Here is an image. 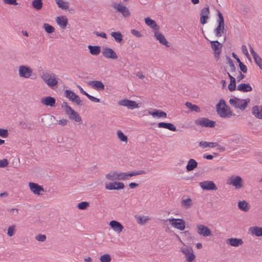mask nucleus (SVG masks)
Segmentation results:
<instances>
[{"mask_svg": "<svg viewBox=\"0 0 262 262\" xmlns=\"http://www.w3.org/2000/svg\"><path fill=\"white\" fill-rule=\"evenodd\" d=\"M64 96L71 101L73 98L76 96V94L70 90H66L64 93Z\"/></svg>", "mask_w": 262, "mask_h": 262, "instance_id": "79ce46f5", "label": "nucleus"}, {"mask_svg": "<svg viewBox=\"0 0 262 262\" xmlns=\"http://www.w3.org/2000/svg\"><path fill=\"white\" fill-rule=\"evenodd\" d=\"M15 226L14 225H12L11 226H10L8 228L7 235L9 236H12L14 235V231H15Z\"/></svg>", "mask_w": 262, "mask_h": 262, "instance_id": "864d4df0", "label": "nucleus"}, {"mask_svg": "<svg viewBox=\"0 0 262 262\" xmlns=\"http://www.w3.org/2000/svg\"><path fill=\"white\" fill-rule=\"evenodd\" d=\"M132 34L135 36L137 37L140 38L143 36V35L140 33V32L136 30L132 29L130 31Z\"/></svg>", "mask_w": 262, "mask_h": 262, "instance_id": "bf43d9fd", "label": "nucleus"}, {"mask_svg": "<svg viewBox=\"0 0 262 262\" xmlns=\"http://www.w3.org/2000/svg\"><path fill=\"white\" fill-rule=\"evenodd\" d=\"M192 204V200L190 198L184 199L182 198L181 206L185 209L189 208Z\"/></svg>", "mask_w": 262, "mask_h": 262, "instance_id": "c9c22d12", "label": "nucleus"}, {"mask_svg": "<svg viewBox=\"0 0 262 262\" xmlns=\"http://www.w3.org/2000/svg\"><path fill=\"white\" fill-rule=\"evenodd\" d=\"M118 104L120 105L126 106L129 109H134L139 107V105L136 101L127 99L120 100L118 102Z\"/></svg>", "mask_w": 262, "mask_h": 262, "instance_id": "f8f14e48", "label": "nucleus"}, {"mask_svg": "<svg viewBox=\"0 0 262 262\" xmlns=\"http://www.w3.org/2000/svg\"><path fill=\"white\" fill-rule=\"evenodd\" d=\"M254 61L255 63L259 67V68L262 70V59L260 57H258L257 58H256V60H254Z\"/></svg>", "mask_w": 262, "mask_h": 262, "instance_id": "e2e57ef3", "label": "nucleus"}, {"mask_svg": "<svg viewBox=\"0 0 262 262\" xmlns=\"http://www.w3.org/2000/svg\"><path fill=\"white\" fill-rule=\"evenodd\" d=\"M214 32L216 37H221L222 34L226 32L225 28L217 25V27L214 29Z\"/></svg>", "mask_w": 262, "mask_h": 262, "instance_id": "e433bc0d", "label": "nucleus"}, {"mask_svg": "<svg viewBox=\"0 0 262 262\" xmlns=\"http://www.w3.org/2000/svg\"><path fill=\"white\" fill-rule=\"evenodd\" d=\"M56 22L60 27L64 29L68 24V20L64 16H58L56 18Z\"/></svg>", "mask_w": 262, "mask_h": 262, "instance_id": "c85d7f7f", "label": "nucleus"}, {"mask_svg": "<svg viewBox=\"0 0 262 262\" xmlns=\"http://www.w3.org/2000/svg\"><path fill=\"white\" fill-rule=\"evenodd\" d=\"M239 69L242 72L244 73H246L247 72V68L246 65L244 64L241 61H239L238 63Z\"/></svg>", "mask_w": 262, "mask_h": 262, "instance_id": "5fc2aeb1", "label": "nucleus"}, {"mask_svg": "<svg viewBox=\"0 0 262 262\" xmlns=\"http://www.w3.org/2000/svg\"><path fill=\"white\" fill-rule=\"evenodd\" d=\"M252 113L256 118L262 119V106L255 105L253 106Z\"/></svg>", "mask_w": 262, "mask_h": 262, "instance_id": "b1692460", "label": "nucleus"}, {"mask_svg": "<svg viewBox=\"0 0 262 262\" xmlns=\"http://www.w3.org/2000/svg\"><path fill=\"white\" fill-rule=\"evenodd\" d=\"M198 233L203 236H210L212 235L211 231L207 226L203 225H198L197 226Z\"/></svg>", "mask_w": 262, "mask_h": 262, "instance_id": "4468645a", "label": "nucleus"}, {"mask_svg": "<svg viewBox=\"0 0 262 262\" xmlns=\"http://www.w3.org/2000/svg\"><path fill=\"white\" fill-rule=\"evenodd\" d=\"M19 125H20L21 128L24 129L31 128V127L29 125L28 123L25 121H20Z\"/></svg>", "mask_w": 262, "mask_h": 262, "instance_id": "774afa93", "label": "nucleus"}, {"mask_svg": "<svg viewBox=\"0 0 262 262\" xmlns=\"http://www.w3.org/2000/svg\"><path fill=\"white\" fill-rule=\"evenodd\" d=\"M117 172L116 171H114L113 172H110L109 173L106 174L105 175V178L106 179L110 181H114L117 180Z\"/></svg>", "mask_w": 262, "mask_h": 262, "instance_id": "c03bdc74", "label": "nucleus"}, {"mask_svg": "<svg viewBox=\"0 0 262 262\" xmlns=\"http://www.w3.org/2000/svg\"><path fill=\"white\" fill-rule=\"evenodd\" d=\"M226 59L228 62V63L230 67V71L231 72H235L236 71V67L234 65L232 60L230 58V57L227 56Z\"/></svg>", "mask_w": 262, "mask_h": 262, "instance_id": "a18cd8bd", "label": "nucleus"}, {"mask_svg": "<svg viewBox=\"0 0 262 262\" xmlns=\"http://www.w3.org/2000/svg\"><path fill=\"white\" fill-rule=\"evenodd\" d=\"M58 7L63 10H67L69 8V5L67 3L63 2L62 0H55Z\"/></svg>", "mask_w": 262, "mask_h": 262, "instance_id": "37998d69", "label": "nucleus"}, {"mask_svg": "<svg viewBox=\"0 0 262 262\" xmlns=\"http://www.w3.org/2000/svg\"><path fill=\"white\" fill-rule=\"evenodd\" d=\"M181 252L185 255L186 259L188 262H192L195 259L193 250L191 247L185 246L181 249Z\"/></svg>", "mask_w": 262, "mask_h": 262, "instance_id": "6e6552de", "label": "nucleus"}, {"mask_svg": "<svg viewBox=\"0 0 262 262\" xmlns=\"http://www.w3.org/2000/svg\"><path fill=\"white\" fill-rule=\"evenodd\" d=\"M146 172L145 170H138L136 171H131L128 173L120 172L117 173V180H124L127 179L128 177H132L138 175L145 174Z\"/></svg>", "mask_w": 262, "mask_h": 262, "instance_id": "20e7f679", "label": "nucleus"}, {"mask_svg": "<svg viewBox=\"0 0 262 262\" xmlns=\"http://www.w3.org/2000/svg\"><path fill=\"white\" fill-rule=\"evenodd\" d=\"M111 35L118 42H121L123 40V36L120 32H113L111 33Z\"/></svg>", "mask_w": 262, "mask_h": 262, "instance_id": "58836bf2", "label": "nucleus"}, {"mask_svg": "<svg viewBox=\"0 0 262 262\" xmlns=\"http://www.w3.org/2000/svg\"><path fill=\"white\" fill-rule=\"evenodd\" d=\"M102 53L103 56L107 58L116 59L118 56L115 52L112 49L108 47H104L102 49Z\"/></svg>", "mask_w": 262, "mask_h": 262, "instance_id": "2eb2a0df", "label": "nucleus"}, {"mask_svg": "<svg viewBox=\"0 0 262 262\" xmlns=\"http://www.w3.org/2000/svg\"><path fill=\"white\" fill-rule=\"evenodd\" d=\"M72 102L78 106H81L83 104L82 100L77 95H76V96L73 98Z\"/></svg>", "mask_w": 262, "mask_h": 262, "instance_id": "3c124183", "label": "nucleus"}, {"mask_svg": "<svg viewBox=\"0 0 262 262\" xmlns=\"http://www.w3.org/2000/svg\"><path fill=\"white\" fill-rule=\"evenodd\" d=\"M9 133L7 129L0 128V137L6 138L8 137Z\"/></svg>", "mask_w": 262, "mask_h": 262, "instance_id": "603ef678", "label": "nucleus"}, {"mask_svg": "<svg viewBox=\"0 0 262 262\" xmlns=\"http://www.w3.org/2000/svg\"><path fill=\"white\" fill-rule=\"evenodd\" d=\"M195 124L202 127H214L215 125V122L210 120L207 118H202L200 119L196 120Z\"/></svg>", "mask_w": 262, "mask_h": 262, "instance_id": "9d476101", "label": "nucleus"}, {"mask_svg": "<svg viewBox=\"0 0 262 262\" xmlns=\"http://www.w3.org/2000/svg\"><path fill=\"white\" fill-rule=\"evenodd\" d=\"M185 105L189 108L191 111H194L196 112H200L201 111L200 107L195 104H192L189 102H186Z\"/></svg>", "mask_w": 262, "mask_h": 262, "instance_id": "a19ab883", "label": "nucleus"}, {"mask_svg": "<svg viewBox=\"0 0 262 262\" xmlns=\"http://www.w3.org/2000/svg\"><path fill=\"white\" fill-rule=\"evenodd\" d=\"M112 7L117 10V12L120 13L124 17H128L130 15L129 9L126 6H123L121 3H114L112 4Z\"/></svg>", "mask_w": 262, "mask_h": 262, "instance_id": "423d86ee", "label": "nucleus"}, {"mask_svg": "<svg viewBox=\"0 0 262 262\" xmlns=\"http://www.w3.org/2000/svg\"><path fill=\"white\" fill-rule=\"evenodd\" d=\"M226 243L228 245L236 247L242 245L244 243V242L241 238L232 237L226 239Z\"/></svg>", "mask_w": 262, "mask_h": 262, "instance_id": "aec40b11", "label": "nucleus"}, {"mask_svg": "<svg viewBox=\"0 0 262 262\" xmlns=\"http://www.w3.org/2000/svg\"><path fill=\"white\" fill-rule=\"evenodd\" d=\"M198 162L193 159H190L188 160L186 169L187 171L193 170L198 167Z\"/></svg>", "mask_w": 262, "mask_h": 262, "instance_id": "cd10ccee", "label": "nucleus"}, {"mask_svg": "<svg viewBox=\"0 0 262 262\" xmlns=\"http://www.w3.org/2000/svg\"><path fill=\"white\" fill-rule=\"evenodd\" d=\"M154 36L160 43L165 46L166 47L170 46L168 41L166 39L164 36L158 31H155Z\"/></svg>", "mask_w": 262, "mask_h": 262, "instance_id": "412c9836", "label": "nucleus"}, {"mask_svg": "<svg viewBox=\"0 0 262 262\" xmlns=\"http://www.w3.org/2000/svg\"><path fill=\"white\" fill-rule=\"evenodd\" d=\"M9 165V162L7 159L0 160V168H4Z\"/></svg>", "mask_w": 262, "mask_h": 262, "instance_id": "6e6d98bb", "label": "nucleus"}, {"mask_svg": "<svg viewBox=\"0 0 262 262\" xmlns=\"http://www.w3.org/2000/svg\"><path fill=\"white\" fill-rule=\"evenodd\" d=\"M199 145L203 148H213L216 147L217 145L216 142H207L206 141H201L200 142Z\"/></svg>", "mask_w": 262, "mask_h": 262, "instance_id": "4c0bfd02", "label": "nucleus"}, {"mask_svg": "<svg viewBox=\"0 0 262 262\" xmlns=\"http://www.w3.org/2000/svg\"><path fill=\"white\" fill-rule=\"evenodd\" d=\"M29 186L31 191H32L35 194L40 195L41 194V192L44 191L43 187L39 185L37 183L30 182L29 183Z\"/></svg>", "mask_w": 262, "mask_h": 262, "instance_id": "a211bd4d", "label": "nucleus"}, {"mask_svg": "<svg viewBox=\"0 0 262 262\" xmlns=\"http://www.w3.org/2000/svg\"><path fill=\"white\" fill-rule=\"evenodd\" d=\"M52 76V73H43L41 76V78L46 82L48 79H49Z\"/></svg>", "mask_w": 262, "mask_h": 262, "instance_id": "4d7b16f0", "label": "nucleus"}, {"mask_svg": "<svg viewBox=\"0 0 262 262\" xmlns=\"http://www.w3.org/2000/svg\"><path fill=\"white\" fill-rule=\"evenodd\" d=\"M148 114L152 115L153 117H158L159 118H166L167 114L165 112L161 111L155 110L154 111H149Z\"/></svg>", "mask_w": 262, "mask_h": 262, "instance_id": "7c9ffc66", "label": "nucleus"}, {"mask_svg": "<svg viewBox=\"0 0 262 262\" xmlns=\"http://www.w3.org/2000/svg\"><path fill=\"white\" fill-rule=\"evenodd\" d=\"M62 108L64 111L65 114L68 116L71 120H74L77 122L81 121V118L78 112L75 111L71 106H70L67 102H63L61 105Z\"/></svg>", "mask_w": 262, "mask_h": 262, "instance_id": "f03ea898", "label": "nucleus"}, {"mask_svg": "<svg viewBox=\"0 0 262 262\" xmlns=\"http://www.w3.org/2000/svg\"><path fill=\"white\" fill-rule=\"evenodd\" d=\"M249 46H250V52H251V54L253 56V59L254 60L256 59V58H257L258 57H259L258 56V55L254 51V50H253V49L252 48V47L251 46V45H249Z\"/></svg>", "mask_w": 262, "mask_h": 262, "instance_id": "0e129e2a", "label": "nucleus"}, {"mask_svg": "<svg viewBox=\"0 0 262 262\" xmlns=\"http://www.w3.org/2000/svg\"><path fill=\"white\" fill-rule=\"evenodd\" d=\"M211 47L214 51V55L215 58L218 60L220 58V56L221 53V49L222 45L217 40L211 41Z\"/></svg>", "mask_w": 262, "mask_h": 262, "instance_id": "9b49d317", "label": "nucleus"}, {"mask_svg": "<svg viewBox=\"0 0 262 262\" xmlns=\"http://www.w3.org/2000/svg\"><path fill=\"white\" fill-rule=\"evenodd\" d=\"M41 103L47 106L54 107L56 99L51 96H47L41 99Z\"/></svg>", "mask_w": 262, "mask_h": 262, "instance_id": "6ab92c4d", "label": "nucleus"}, {"mask_svg": "<svg viewBox=\"0 0 262 262\" xmlns=\"http://www.w3.org/2000/svg\"><path fill=\"white\" fill-rule=\"evenodd\" d=\"M32 6L36 10H40L43 7L42 0H33L32 2Z\"/></svg>", "mask_w": 262, "mask_h": 262, "instance_id": "f704fd0d", "label": "nucleus"}, {"mask_svg": "<svg viewBox=\"0 0 262 262\" xmlns=\"http://www.w3.org/2000/svg\"><path fill=\"white\" fill-rule=\"evenodd\" d=\"M217 114L222 118H228L233 115L230 107L226 104L224 99H220L216 104Z\"/></svg>", "mask_w": 262, "mask_h": 262, "instance_id": "f257e3e1", "label": "nucleus"}, {"mask_svg": "<svg viewBox=\"0 0 262 262\" xmlns=\"http://www.w3.org/2000/svg\"><path fill=\"white\" fill-rule=\"evenodd\" d=\"M250 101V99L249 98L241 99L237 97H234V98L230 99L229 103L234 108H239L242 111H244L245 110Z\"/></svg>", "mask_w": 262, "mask_h": 262, "instance_id": "7ed1b4c3", "label": "nucleus"}, {"mask_svg": "<svg viewBox=\"0 0 262 262\" xmlns=\"http://www.w3.org/2000/svg\"><path fill=\"white\" fill-rule=\"evenodd\" d=\"M88 48L90 50V52L92 55H97L100 52V47L98 46H88Z\"/></svg>", "mask_w": 262, "mask_h": 262, "instance_id": "473e14b6", "label": "nucleus"}, {"mask_svg": "<svg viewBox=\"0 0 262 262\" xmlns=\"http://www.w3.org/2000/svg\"><path fill=\"white\" fill-rule=\"evenodd\" d=\"M137 219H138L137 222L139 224H144L148 220V219H145L144 217H142V216H138Z\"/></svg>", "mask_w": 262, "mask_h": 262, "instance_id": "052dcab7", "label": "nucleus"}, {"mask_svg": "<svg viewBox=\"0 0 262 262\" xmlns=\"http://www.w3.org/2000/svg\"><path fill=\"white\" fill-rule=\"evenodd\" d=\"M109 225L112 229L118 233H120L124 228L123 225L120 222L115 220L111 221Z\"/></svg>", "mask_w": 262, "mask_h": 262, "instance_id": "4be33fe9", "label": "nucleus"}, {"mask_svg": "<svg viewBox=\"0 0 262 262\" xmlns=\"http://www.w3.org/2000/svg\"><path fill=\"white\" fill-rule=\"evenodd\" d=\"M145 22L147 26L154 29L155 31H157L160 29V27L157 25L156 21L149 17L145 18Z\"/></svg>", "mask_w": 262, "mask_h": 262, "instance_id": "393cba45", "label": "nucleus"}, {"mask_svg": "<svg viewBox=\"0 0 262 262\" xmlns=\"http://www.w3.org/2000/svg\"><path fill=\"white\" fill-rule=\"evenodd\" d=\"M117 136L118 138L120 139V141L123 142H127V137L125 136L122 132L121 130H118L117 132Z\"/></svg>", "mask_w": 262, "mask_h": 262, "instance_id": "de8ad7c7", "label": "nucleus"}, {"mask_svg": "<svg viewBox=\"0 0 262 262\" xmlns=\"http://www.w3.org/2000/svg\"><path fill=\"white\" fill-rule=\"evenodd\" d=\"M86 97L92 101L93 102H100V99L97 98H96L94 96H92L89 94H87L86 95Z\"/></svg>", "mask_w": 262, "mask_h": 262, "instance_id": "338daca9", "label": "nucleus"}, {"mask_svg": "<svg viewBox=\"0 0 262 262\" xmlns=\"http://www.w3.org/2000/svg\"><path fill=\"white\" fill-rule=\"evenodd\" d=\"M125 187L124 183L119 182H110L105 184V188L107 190H120Z\"/></svg>", "mask_w": 262, "mask_h": 262, "instance_id": "ddd939ff", "label": "nucleus"}, {"mask_svg": "<svg viewBox=\"0 0 262 262\" xmlns=\"http://www.w3.org/2000/svg\"><path fill=\"white\" fill-rule=\"evenodd\" d=\"M237 90L243 92H251L252 88L249 83H241L238 85Z\"/></svg>", "mask_w": 262, "mask_h": 262, "instance_id": "c756f323", "label": "nucleus"}, {"mask_svg": "<svg viewBox=\"0 0 262 262\" xmlns=\"http://www.w3.org/2000/svg\"><path fill=\"white\" fill-rule=\"evenodd\" d=\"M88 84L91 86L93 89L98 91H103L104 90V85L101 81H90L88 82Z\"/></svg>", "mask_w": 262, "mask_h": 262, "instance_id": "5701e85b", "label": "nucleus"}, {"mask_svg": "<svg viewBox=\"0 0 262 262\" xmlns=\"http://www.w3.org/2000/svg\"><path fill=\"white\" fill-rule=\"evenodd\" d=\"M217 16H218V18L217 19V24H218V26H222V27H225V23H224V17H223V15L222 14V13L219 10H217Z\"/></svg>", "mask_w": 262, "mask_h": 262, "instance_id": "ea45409f", "label": "nucleus"}, {"mask_svg": "<svg viewBox=\"0 0 262 262\" xmlns=\"http://www.w3.org/2000/svg\"><path fill=\"white\" fill-rule=\"evenodd\" d=\"M228 183L234 186L236 189H241L243 187V180L239 176H231L229 179Z\"/></svg>", "mask_w": 262, "mask_h": 262, "instance_id": "39448f33", "label": "nucleus"}, {"mask_svg": "<svg viewBox=\"0 0 262 262\" xmlns=\"http://www.w3.org/2000/svg\"><path fill=\"white\" fill-rule=\"evenodd\" d=\"M238 208L245 212H247L250 209V206L246 201H239L238 203Z\"/></svg>", "mask_w": 262, "mask_h": 262, "instance_id": "2f4dec72", "label": "nucleus"}, {"mask_svg": "<svg viewBox=\"0 0 262 262\" xmlns=\"http://www.w3.org/2000/svg\"><path fill=\"white\" fill-rule=\"evenodd\" d=\"M168 221L174 228L183 231L185 228V222L181 219H169Z\"/></svg>", "mask_w": 262, "mask_h": 262, "instance_id": "1a4fd4ad", "label": "nucleus"}, {"mask_svg": "<svg viewBox=\"0 0 262 262\" xmlns=\"http://www.w3.org/2000/svg\"><path fill=\"white\" fill-rule=\"evenodd\" d=\"M43 28L45 29L46 32L49 34L52 33L55 31V28L48 24H44Z\"/></svg>", "mask_w": 262, "mask_h": 262, "instance_id": "49530a36", "label": "nucleus"}, {"mask_svg": "<svg viewBox=\"0 0 262 262\" xmlns=\"http://www.w3.org/2000/svg\"><path fill=\"white\" fill-rule=\"evenodd\" d=\"M90 206V204L87 202H81L78 203L77 207L80 210H85Z\"/></svg>", "mask_w": 262, "mask_h": 262, "instance_id": "8fccbe9b", "label": "nucleus"}, {"mask_svg": "<svg viewBox=\"0 0 262 262\" xmlns=\"http://www.w3.org/2000/svg\"><path fill=\"white\" fill-rule=\"evenodd\" d=\"M201 188L207 190H216L217 187L213 181H205L200 183Z\"/></svg>", "mask_w": 262, "mask_h": 262, "instance_id": "dca6fc26", "label": "nucleus"}, {"mask_svg": "<svg viewBox=\"0 0 262 262\" xmlns=\"http://www.w3.org/2000/svg\"><path fill=\"white\" fill-rule=\"evenodd\" d=\"M209 8L208 6H207L206 7L203 8L201 10L200 13V22L201 24L204 25L207 23L209 18Z\"/></svg>", "mask_w": 262, "mask_h": 262, "instance_id": "f3484780", "label": "nucleus"}, {"mask_svg": "<svg viewBox=\"0 0 262 262\" xmlns=\"http://www.w3.org/2000/svg\"><path fill=\"white\" fill-rule=\"evenodd\" d=\"M47 84L52 89H54L55 87H57L58 81L56 79V75L54 73H52V76L49 79H47L46 82Z\"/></svg>", "mask_w": 262, "mask_h": 262, "instance_id": "a878e982", "label": "nucleus"}, {"mask_svg": "<svg viewBox=\"0 0 262 262\" xmlns=\"http://www.w3.org/2000/svg\"><path fill=\"white\" fill-rule=\"evenodd\" d=\"M46 238V236L44 234H39L35 236V239L39 242H44Z\"/></svg>", "mask_w": 262, "mask_h": 262, "instance_id": "13d9d810", "label": "nucleus"}, {"mask_svg": "<svg viewBox=\"0 0 262 262\" xmlns=\"http://www.w3.org/2000/svg\"><path fill=\"white\" fill-rule=\"evenodd\" d=\"M158 126L159 128H166L173 132L177 130L176 127L171 123L160 122L158 124Z\"/></svg>", "mask_w": 262, "mask_h": 262, "instance_id": "bb28decb", "label": "nucleus"}, {"mask_svg": "<svg viewBox=\"0 0 262 262\" xmlns=\"http://www.w3.org/2000/svg\"><path fill=\"white\" fill-rule=\"evenodd\" d=\"M101 262H111L112 258L111 256L108 254H105L100 257Z\"/></svg>", "mask_w": 262, "mask_h": 262, "instance_id": "09e8293b", "label": "nucleus"}, {"mask_svg": "<svg viewBox=\"0 0 262 262\" xmlns=\"http://www.w3.org/2000/svg\"><path fill=\"white\" fill-rule=\"evenodd\" d=\"M250 231L252 234L256 236H262V227L255 226L250 228Z\"/></svg>", "mask_w": 262, "mask_h": 262, "instance_id": "72a5a7b5", "label": "nucleus"}, {"mask_svg": "<svg viewBox=\"0 0 262 262\" xmlns=\"http://www.w3.org/2000/svg\"><path fill=\"white\" fill-rule=\"evenodd\" d=\"M249 46H250V52H251V54L253 56V59L254 60L256 59V58H257L258 57H259L258 56V55L254 51V50H253V49L252 48V47L251 46V45H249Z\"/></svg>", "mask_w": 262, "mask_h": 262, "instance_id": "69168bd1", "label": "nucleus"}, {"mask_svg": "<svg viewBox=\"0 0 262 262\" xmlns=\"http://www.w3.org/2000/svg\"><path fill=\"white\" fill-rule=\"evenodd\" d=\"M18 74L20 77L29 78L33 74V69L28 66H20L18 68Z\"/></svg>", "mask_w": 262, "mask_h": 262, "instance_id": "0eeeda50", "label": "nucleus"}, {"mask_svg": "<svg viewBox=\"0 0 262 262\" xmlns=\"http://www.w3.org/2000/svg\"><path fill=\"white\" fill-rule=\"evenodd\" d=\"M4 2L8 5L16 6L18 5V3L16 2V0H3Z\"/></svg>", "mask_w": 262, "mask_h": 262, "instance_id": "680f3d73", "label": "nucleus"}]
</instances>
